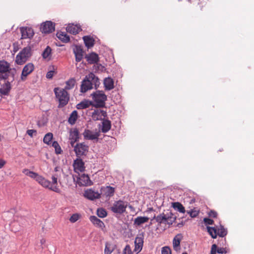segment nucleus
Here are the masks:
<instances>
[{
	"label": "nucleus",
	"mask_w": 254,
	"mask_h": 254,
	"mask_svg": "<svg viewBox=\"0 0 254 254\" xmlns=\"http://www.w3.org/2000/svg\"><path fill=\"white\" fill-rule=\"evenodd\" d=\"M55 24L51 21H47L41 25L40 30L43 33H50L55 31Z\"/></svg>",
	"instance_id": "nucleus-11"
},
{
	"label": "nucleus",
	"mask_w": 254,
	"mask_h": 254,
	"mask_svg": "<svg viewBox=\"0 0 254 254\" xmlns=\"http://www.w3.org/2000/svg\"><path fill=\"white\" fill-rule=\"evenodd\" d=\"M187 213L190 214L191 218H195L197 217L199 213V210H197L195 209H191L190 211H188Z\"/></svg>",
	"instance_id": "nucleus-44"
},
{
	"label": "nucleus",
	"mask_w": 254,
	"mask_h": 254,
	"mask_svg": "<svg viewBox=\"0 0 254 254\" xmlns=\"http://www.w3.org/2000/svg\"><path fill=\"white\" fill-rule=\"evenodd\" d=\"M101 131L103 133L108 132L111 127V122L109 120L104 119L102 122Z\"/></svg>",
	"instance_id": "nucleus-25"
},
{
	"label": "nucleus",
	"mask_w": 254,
	"mask_h": 254,
	"mask_svg": "<svg viewBox=\"0 0 254 254\" xmlns=\"http://www.w3.org/2000/svg\"><path fill=\"white\" fill-rule=\"evenodd\" d=\"M52 183H51V185L53 186H57L58 183V175H55L52 176Z\"/></svg>",
	"instance_id": "nucleus-50"
},
{
	"label": "nucleus",
	"mask_w": 254,
	"mask_h": 254,
	"mask_svg": "<svg viewBox=\"0 0 254 254\" xmlns=\"http://www.w3.org/2000/svg\"><path fill=\"white\" fill-rule=\"evenodd\" d=\"M107 112L101 109L94 110L92 113V118L95 121L103 120L107 116Z\"/></svg>",
	"instance_id": "nucleus-15"
},
{
	"label": "nucleus",
	"mask_w": 254,
	"mask_h": 254,
	"mask_svg": "<svg viewBox=\"0 0 254 254\" xmlns=\"http://www.w3.org/2000/svg\"><path fill=\"white\" fill-rule=\"evenodd\" d=\"M10 69L9 63L4 60L0 61V80L8 79Z\"/></svg>",
	"instance_id": "nucleus-7"
},
{
	"label": "nucleus",
	"mask_w": 254,
	"mask_h": 254,
	"mask_svg": "<svg viewBox=\"0 0 254 254\" xmlns=\"http://www.w3.org/2000/svg\"><path fill=\"white\" fill-rule=\"evenodd\" d=\"M115 190V188L111 186L102 187L101 190V193H100V196L102 195L106 197H110L114 195Z\"/></svg>",
	"instance_id": "nucleus-14"
},
{
	"label": "nucleus",
	"mask_w": 254,
	"mask_h": 254,
	"mask_svg": "<svg viewBox=\"0 0 254 254\" xmlns=\"http://www.w3.org/2000/svg\"><path fill=\"white\" fill-rule=\"evenodd\" d=\"M26 133L31 137H33L37 135V131L35 129H28L26 131Z\"/></svg>",
	"instance_id": "nucleus-48"
},
{
	"label": "nucleus",
	"mask_w": 254,
	"mask_h": 254,
	"mask_svg": "<svg viewBox=\"0 0 254 254\" xmlns=\"http://www.w3.org/2000/svg\"><path fill=\"white\" fill-rule=\"evenodd\" d=\"M6 162L3 159H0V169L2 168L5 164Z\"/></svg>",
	"instance_id": "nucleus-57"
},
{
	"label": "nucleus",
	"mask_w": 254,
	"mask_h": 254,
	"mask_svg": "<svg viewBox=\"0 0 254 254\" xmlns=\"http://www.w3.org/2000/svg\"><path fill=\"white\" fill-rule=\"evenodd\" d=\"M176 216L170 210H167L165 212L154 216L156 221L161 225L162 224H167L170 226L173 224L176 220Z\"/></svg>",
	"instance_id": "nucleus-2"
},
{
	"label": "nucleus",
	"mask_w": 254,
	"mask_h": 254,
	"mask_svg": "<svg viewBox=\"0 0 254 254\" xmlns=\"http://www.w3.org/2000/svg\"><path fill=\"white\" fill-rule=\"evenodd\" d=\"M84 138L86 140H96L97 141L100 136V132L91 130L89 129H85L83 132Z\"/></svg>",
	"instance_id": "nucleus-10"
},
{
	"label": "nucleus",
	"mask_w": 254,
	"mask_h": 254,
	"mask_svg": "<svg viewBox=\"0 0 254 254\" xmlns=\"http://www.w3.org/2000/svg\"><path fill=\"white\" fill-rule=\"evenodd\" d=\"M80 215L77 213L73 214L69 218V221L71 223H74L76 222L79 218Z\"/></svg>",
	"instance_id": "nucleus-45"
},
{
	"label": "nucleus",
	"mask_w": 254,
	"mask_h": 254,
	"mask_svg": "<svg viewBox=\"0 0 254 254\" xmlns=\"http://www.w3.org/2000/svg\"><path fill=\"white\" fill-rule=\"evenodd\" d=\"M31 51L30 47L24 48L16 56L15 62L19 65L25 63L31 55Z\"/></svg>",
	"instance_id": "nucleus-5"
},
{
	"label": "nucleus",
	"mask_w": 254,
	"mask_h": 254,
	"mask_svg": "<svg viewBox=\"0 0 254 254\" xmlns=\"http://www.w3.org/2000/svg\"><path fill=\"white\" fill-rule=\"evenodd\" d=\"M207 229L208 233L213 239L217 237V228L215 227L207 226Z\"/></svg>",
	"instance_id": "nucleus-38"
},
{
	"label": "nucleus",
	"mask_w": 254,
	"mask_h": 254,
	"mask_svg": "<svg viewBox=\"0 0 254 254\" xmlns=\"http://www.w3.org/2000/svg\"><path fill=\"white\" fill-rule=\"evenodd\" d=\"M15 73H16L15 68L12 69L10 68V69L9 71L8 72V76L9 75H10L12 77V80L11 82H12L14 80V76L15 75Z\"/></svg>",
	"instance_id": "nucleus-51"
},
{
	"label": "nucleus",
	"mask_w": 254,
	"mask_h": 254,
	"mask_svg": "<svg viewBox=\"0 0 254 254\" xmlns=\"http://www.w3.org/2000/svg\"><path fill=\"white\" fill-rule=\"evenodd\" d=\"M84 44L88 48L92 47L94 45V40L89 36H85L83 37Z\"/></svg>",
	"instance_id": "nucleus-29"
},
{
	"label": "nucleus",
	"mask_w": 254,
	"mask_h": 254,
	"mask_svg": "<svg viewBox=\"0 0 254 254\" xmlns=\"http://www.w3.org/2000/svg\"><path fill=\"white\" fill-rule=\"evenodd\" d=\"M73 166L76 172L79 171L82 172L85 170L84 163L80 158H77L74 161Z\"/></svg>",
	"instance_id": "nucleus-19"
},
{
	"label": "nucleus",
	"mask_w": 254,
	"mask_h": 254,
	"mask_svg": "<svg viewBox=\"0 0 254 254\" xmlns=\"http://www.w3.org/2000/svg\"><path fill=\"white\" fill-rule=\"evenodd\" d=\"M123 254H132L131 248L128 245H126L124 248Z\"/></svg>",
	"instance_id": "nucleus-49"
},
{
	"label": "nucleus",
	"mask_w": 254,
	"mask_h": 254,
	"mask_svg": "<svg viewBox=\"0 0 254 254\" xmlns=\"http://www.w3.org/2000/svg\"><path fill=\"white\" fill-rule=\"evenodd\" d=\"M22 39H31L34 34L33 29L29 27H22L20 29Z\"/></svg>",
	"instance_id": "nucleus-13"
},
{
	"label": "nucleus",
	"mask_w": 254,
	"mask_h": 254,
	"mask_svg": "<svg viewBox=\"0 0 254 254\" xmlns=\"http://www.w3.org/2000/svg\"><path fill=\"white\" fill-rule=\"evenodd\" d=\"M89 147L84 143H77L74 147V151L78 157L85 156L88 151Z\"/></svg>",
	"instance_id": "nucleus-9"
},
{
	"label": "nucleus",
	"mask_w": 254,
	"mask_h": 254,
	"mask_svg": "<svg viewBox=\"0 0 254 254\" xmlns=\"http://www.w3.org/2000/svg\"><path fill=\"white\" fill-rule=\"evenodd\" d=\"M34 69V65L32 63H29L26 64L23 68L21 74V80L25 81L28 75L31 74Z\"/></svg>",
	"instance_id": "nucleus-12"
},
{
	"label": "nucleus",
	"mask_w": 254,
	"mask_h": 254,
	"mask_svg": "<svg viewBox=\"0 0 254 254\" xmlns=\"http://www.w3.org/2000/svg\"><path fill=\"white\" fill-rule=\"evenodd\" d=\"M53 135L52 133L49 132L47 133L44 137L43 138V142L47 144H50V142L51 141L52 139H53Z\"/></svg>",
	"instance_id": "nucleus-39"
},
{
	"label": "nucleus",
	"mask_w": 254,
	"mask_h": 254,
	"mask_svg": "<svg viewBox=\"0 0 254 254\" xmlns=\"http://www.w3.org/2000/svg\"><path fill=\"white\" fill-rule=\"evenodd\" d=\"M84 195L87 198L92 200L100 197V194L98 191H95L91 189L85 190Z\"/></svg>",
	"instance_id": "nucleus-18"
},
{
	"label": "nucleus",
	"mask_w": 254,
	"mask_h": 254,
	"mask_svg": "<svg viewBox=\"0 0 254 254\" xmlns=\"http://www.w3.org/2000/svg\"><path fill=\"white\" fill-rule=\"evenodd\" d=\"M54 66H52V69L49 70L47 74H46V77L48 79H52L54 76V74L55 73V71H54Z\"/></svg>",
	"instance_id": "nucleus-46"
},
{
	"label": "nucleus",
	"mask_w": 254,
	"mask_h": 254,
	"mask_svg": "<svg viewBox=\"0 0 254 254\" xmlns=\"http://www.w3.org/2000/svg\"><path fill=\"white\" fill-rule=\"evenodd\" d=\"M90 221L96 226L103 229L105 227L104 223L95 216H91L89 218Z\"/></svg>",
	"instance_id": "nucleus-22"
},
{
	"label": "nucleus",
	"mask_w": 254,
	"mask_h": 254,
	"mask_svg": "<svg viewBox=\"0 0 254 254\" xmlns=\"http://www.w3.org/2000/svg\"><path fill=\"white\" fill-rule=\"evenodd\" d=\"M182 254H188L187 253H184Z\"/></svg>",
	"instance_id": "nucleus-61"
},
{
	"label": "nucleus",
	"mask_w": 254,
	"mask_h": 254,
	"mask_svg": "<svg viewBox=\"0 0 254 254\" xmlns=\"http://www.w3.org/2000/svg\"><path fill=\"white\" fill-rule=\"evenodd\" d=\"M97 214L100 218H104L107 216V213L104 209L101 208L97 209Z\"/></svg>",
	"instance_id": "nucleus-43"
},
{
	"label": "nucleus",
	"mask_w": 254,
	"mask_h": 254,
	"mask_svg": "<svg viewBox=\"0 0 254 254\" xmlns=\"http://www.w3.org/2000/svg\"><path fill=\"white\" fill-rule=\"evenodd\" d=\"M39 175L38 173L32 171L28 177L36 180Z\"/></svg>",
	"instance_id": "nucleus-54"
},
{
	"label": "nucleus",
	"mask_w": 254,
	"mask_h": 254,
	"mask_svg": "<svg viewBox=\"0 0 254 254\" xmlns=\"http://www.w3.org/2000/svg\"><path fill=\"white\" fill-rule=\"evenodd\" d=\"M85 59L89 64H96L98 62L99 60L98 55L94 52H92L88 55H86Z\"/></svg>",
	"instance_id": "nucleus-20"
},
{
	"label": "nucleus",
	"mask_w": 254,
	"mask_h": 254,
	"mask_svg": "<svg viewBox=\"0 0 254 254\" xmlns=\"http://www.w3.org/2000/svg\"><path fill=\"white\" fill-rule=\"evenodd\" d=\"M217 228V236L219 237H224L227 234V229L224 228V226L220 225L219 227H216Z\"/></svg>",
	"instance_id": "nucleus-34"
},
{
	"label": "nucleus",
	"mask_w": 254,
	"mask_h": 254,
	"mask_svg": "<svg viewBox=\"0 0 254 254\" xmlns=\"http://www.w3.org/2000/svg\"><path fill=\"white\" fill-rule=\"evenodd\" d=\"M203 221L206 225H212L214 224V221L208 218H204Z\"/></svg>",
	"instance_id": "nucleus-53"
},
{
	"label": "nucleus",
	"mask_w": 254,
	"mask_h": 254,
	"mask_svg": "<svg viewBox=\"0 0 254 254\" xmlns=\"http://www.w3.org/2000/svg\"><path fill=\"white\" fill-rule=\"evenodd\" d=\"M57 37L60 40L65 43H67L70 40L69 36L64 32H58L57 33Z\"/></svg>",
	"instance_id": "nucleus-35"
},
{
	"label": "nucleus",
	"mask_w": 254,
	"mask_h": 254,
	"mask_svg": "<svg viewBox=\"0 0 254 254\" xmlns=\"http://www.w3.org/2000/svg\"><path fill=\"white\" fill-rule=\"evenodd\" d=\"M75 56V61L76 62H80L83 59V51L79 46H76L73 50Z\"/></svg>",
	"instance_id": "nucleus-21"
},
{
	"label": "nucleus",
	"mask_w": 254,
	"mask_h": 254,
	"mask_svg": "<svg viewBox=\"0 0 254 254\" xmlns=\"http://www.w3.org/2000/svg\"><path fill=\"white\" fill-rule=\"evenodd\" d=\"M15 73H16L15 68L12 69L10 68V69L9 71L8 72V76L9 75H10L12 77V80L11 82H12L14 80V76L15 75Z\"/></svg>",
	"instance_id": "nucleus-52"
},
{
	"label": "nucleus",
	"mask_w": 254,
	"mask_h": 254,
	"mask_svg": "<svg viewBox=\"0 0 254 254\" xmlns=\"http://www.w3.org/2000/svg\"><path fill=\"white\" fill-rule=\"evenodd\" d=\"M52 146L53 147L55 148V152L57 154H61L62 152V150L59 145L58 142L56 141H55L52 143Z\"/></svg>",
	"instance_id": "nucleus-42"
},
{
	"label": "nucleus",
	"mask_w": 254,
	"mask_h": 254,
	"mask_svg": "<svg viewBox=\"0 0 254 254\" xmlns=\"http://www.w3.org/2000/svg\"><path fill=\"white\" fill-rule=\"evenodd\" d=\"M40 243L41 245L45 244L46 243V240L45 239H42L40 241Z\"/></svg>",
	"instance_id": "nucleus-59"
},
{
	"label": "nucleus",
	"mask_w": 254,
	"mask_h": 254,
	"mask_svg": "<svg viewBox=\"0 0 254 254\" xmlns=\"http://www.w3.org/2000/svg\"><path fill=\"white\" fill-rule=\"evenodd\" d=\"M77 112L76 111H73L71 114L70 115V116L68 118V123L72 125H74L75 123V122L77 119Z\"/></svg>",
	"instance_id": "nucleus-36"
},
{
	"label": "nucleus",
	"mask_w": 254,
	"mask_h": 254,
	"mask_svg": "<svg viewBox=\"0 0 254 254\" xmlns=\"http://www.w3.org/2000/svg\"><path fill=\"white\" fill-rule=\"evenodd\" d=\"M172 206L175 209L177 210L179 212L181 213L185 212V208L183 205L179 202H173Z\"/></svg>",
	"instance_id": "nucleus-32"
},
{
	"label": "nucleus",
	"mask_w": 254,
	"mask_h": 254,
	"mask_svg": "<svg viewBox=\"0 0 254 254\" xmlns=\"http://www.w3.org/2000/svg\"><path fill=\"white\" fill-rule=\"evenodd\" d=\"M104 85L106 90H111L114 88V82L111 77L105 78L104 80Z\"/></svg>",
	"instance_id": "nucleus-24"
},
{
	"label": "nucleus",
	"mask_w": 254,
	"mask_h": 254,
	"mask_svg": "<svg viewBox=\"0 0 254 254\" xmlns=\"http://www.w3.org/2000/svg\"><path fill=\"white\" fill-rule=\"evenodd\" d=\"M76 83V81L74 78H71L66 81L65 82V86L64 89L65 90H70L72 89Z\"/></svg>",
	"instance_id": "nucleus-33"
},
{
	"label": "nucleus",
	"mask_w": 254,
	"mask_h": 254,
	"mask_svg": "<svg viewBox=\"0 0 254 254\" xmlns=\"http://www.w3.org/2000/svg\"><path fill=\"white\" fill-rule=\"evenodd\" d=\"M144 236L143 234L138 235L135 238L134 241L135 248L134 251L140 252L142 249L143 245Z\"/></svg>",
	"instance_id": "nucleus-17"
},
{
	"label": "nucleus",
	"mask_w": 254,
	"mask_h": 254,
	"mask_svg": "<svg viewBox=\"0 0 254 254\" xmlns=\"http://www.w3.org/2000/svg\"><path fill=\"white\" fill-rule=\"evenodd\" d=\"M52 49L49 46H47L42 53V57L44 59L48 58L51 55Z\"/></svg>",
	"instance_id": "nucleus-40"
},
{
	"label": "nucleus",
	"mask_w": 254,
	"mask_h": 254,
	"mask_svg": "<svg viewBox=\"0 0 254 254\" xmlns=\"http://www.w3.org/2000/svg\"><path fill=\"white\" fill-rule=\"evenodd\" d=\"M54 92L59 100L60 106L64 107L68 103L69 96L66 90L57 87L54 89Z\"/></svg>",
	"instance_id": "nucleus-4"
},
{
	"label": "nucleus",
	"mask_w": 254,
	"mask_h": 254,
	"mask_svg": "<svg viewBox=\"0 0 254 254\" xmlns=\"http://www.w3.org/2000/svg\"><path fill=\"white\" fill-rule=\"evenodd\" d=\"M181 241V235L176 236L173 240V246L174 250L176 252L180 250V242Z\"/></svg>",
	"instance_id": "nucleus-26"
},
{
	"label": "nucleus",
	"mask_w": 254,
	"mask_h": 254,
	"mask_svg": "<svg viewBox=\"0 0 254 254\" xmlns=\"http://www.w3.org/2000/svg\"><path fill=\"white\" fill-rule=\"evenodd\" d=\"M93 100V106L97 108L104 107L105 101L107 100V96L101 90H97L91 94Z\"/></svg>",
	"instance_id": "nucleus-3"
},
{
	"label": "nucleus",
	"mask_w": 254,
	"mask_h": 254,
	"mask_svg": "<svg viewBox=\"0 0 254 254\" xmlns=\"http://www.w3.org/2000/svg\"><path fill=\"white\" fill-rule=\"evenodd\" d=\"M39 184L45 188H48L56 192H60V190L57 186H53L51 185V182L47 180L43 176L39 175L36 180Z\"/></svg>",
	"instance_id": "nucleus-8"
},
{
	"label": "nucleus",
	"mask_w": 254,
	"mask_h": 254,
	"mask_svg": "<svg viewBox=\"0 0 254 254\" xmlns=\"http://www.w3.org/2000/svg\"><path fill=\"white\" fill-rule=\"evenodd\" d=\"M91 105L93 106V103L92 101L84 100L76 105V108L78 110L84 109L88 108Z\"/></svg>",
	"instance_id": "nucleus-28"
},
{
	"label": "nucleus",
	"mask_w": 254,
	"mask_h": 254,
	"mask_svg": "<svg viewBox=\"0 0 254 254\" xmlns=\"http://www.w3.org/2000/svg\"><path fill=\"white\" fill-rule=\"evenodd\" d=\"M149 218L147 217L138 216L134 221V223L138 226L148 222Z\"/></svg>",
	"instance_id": "nucleus-31"
},
{
	"label": "nucleus",
	"mask_w": 254,
	"mask_h": 254,
	"mask_svg": "<svg viewBox=\"0 0 254 254\" xmlns=\"http://www.w3.org/2000/svg\"><path fill=\"white\" fill-rule=\"evenodd\" d=\"M161 254H171V250L168 247H164L162 248Z\"/></svg>",
	"instance_id": "nucleus-47"
},
{
	"label": "nucleus",
	"mask_w": 254,
	"mask_h": 254,
	"mask_svg": "<svg viewBox=\"0 0 254 254\" xmlns=\"http://www.w3.org/2000/svg\"><path fill=\"white\" fill-rule=\"evenodd\" d=\"M69 139H74V141H77L79 139V132L77 128L71 130L69 134Z\"/></svg>",
	"instance_id": "nucleus-30"
},
{
	"label": "nucleus",
	"mask_w": 254,
	"mask_h": 254,
	"mask_svg": "<svg viewBox=\"0 0 254 254\" xmlns=\"http://www.w3.org/2000/svg\"><path fill=\"white\" fill-rule=\"evenodd\" d=\"M127 204V202L122 200L115 201L110 209L115 213L122 214L126 212Z\"/></svg>",
	"instance_id": "nucleus-6"
},
{
	"label": "nucleus",
	"mask_w": 254,
	"mask_h": 254,
	"mask_svg": "<svg viewBox=\"0 0 254 254\" xmlns=\"http://www.w3.org/2000/svg\"><path fill=\"white\" fill-rule=\"evenodd\" d=\"M216 253L218 254H223L227 253V251L226 248H217V245L216 244H213L212 245L210 254H216Z\"/></svg>",
	"instance_id": "nucleus-27"
},
{
	"label": "nucleus",
	"mask_w": 254,
	"mask_h": 254,
	"mask_svg": "<svg viewBox=\"0 0 254 254\" xmlns=\"http://www.w3.org/2000/svg\"><path fill=\"white\" fill-rule=\"evenodd\" d=\"M31 172H32L31 171H30L28 169H24L22 170V173L27 176H29V175Z\"/></svg>",
	"instance_id": "nucleus-56"
},
{
	"label": "nucleus",
	"mask_w": 254,
	"mask_h": 254,
	"mask_svg": "<svg viewBox=\"0 0 254 254\" xmlns=\"http://www.w3.org/2000/svg\"><path fill=\"white\" fill-rule=\"evenodd\" d=\"M59 169H60V168L59 167H56L55 168L54 170H55V171L57 172V171H59Z\"/></svg>",
	"instance_id": "nucleus-60"
},
{
	"label": "nucleus",
	"mask_w": 254,
	"mask_h": 254,
	"mask_svg": "<svg viewBox=\"0 0 254 254\" xmlns=\"http://www.w3.org/2000/svg\"><path fill=\"white\" fill-rule=\"evenodd\" d=\"M11 89V85L10 82L7 80L4 83L0 85V94L4 96H8L9 94Z\"/></svg>",
	"instance_id": "nucleus-16"
},
{
	"label": "nucleus",
	"mask_w": 254,
	"mask_h": 254,
	"mask_svg": "<svg viewBox=\"0 0 254 254\" xmlns=\"http://www.w3.org/2000/svg\"><path fill=\"white\" fill-rule=\"evenodd\" d=\"M100 85L99 79L93 73L90 72L86 75L81 82L80 92L85 93L93 88V85L97 89Z\"/></svg>",
	"instance_id": "nucleus-1"
},
{
	"label": "nucleus",
	"mask_w": 254,
	"mask_h": 254,
	"mask_svg": "<svg viewBox=\"0 0 254 254\" xmlns=\"http://www.w3.org/2000/svg\"><path fill=\"white\" fill-rule=\"evenodd\" d=\"M80 180L83 182V183H82V185L90 186L92 185V182L88 175L85 174L82 175L80 177Z\"/></svg>",
	"instance_id": "nucleus-37"
},
{
	"label": "nucleus",
	"mask_w": 254,
	"mask_h": 254,
	"mask_svg": "<svg viewBox=\"0 0 254 254\" xmlns=\"http://www.w3.org/2000/svg\"><path fill=\"white\" fill-rule=\"evenodd\" d=\"M81 30L80 26L73 24L68 25L66 27V31L72 34H76Z\"/></svg>",
	"instance_id": "nucleus-23"
},
{
	"label": "nucleus",
	"mask_w": 254,
	"mask_h": 254,
	"mask_svg": "<svg viewBox=\"0 0 254 254\" xmlns=\"http://www.w3.org/2000/svg\"><path fill=\"white\" fill-rule=\"evenodd\" d=\"M70 144L72 146V147H74L75 146H74V144L76 141H74V139H70Z\"/></svg>",
	"instance_id": "nucleus-58"
},
{
	"label": "nucleus",
	"mask_w": 254,
	"mask_h": 254,
	"mask_svg": "<svg viewBox=\"0 0 254 254\" xmlns=\"http://www.w3.org/2000/svg\"><path fill=\"white\" fill-rule=\"evenodd\" d=\"M209 217L211 218H216L217 216V213L214 210H211L208 213Z\"/></svg>",
	"instance_id": "nucleus-55"
},
{
	"label": "nucleus",
	"mask_w": 254,
	"mask_h": 254,
	"mask_svg": "<svg viewBox=\"0 0 254 254\" xmlns=\"http://www.w3.org/2000/svg\"><path fill=\"white\" fill-rule=\"evenodd\" d=\"M114 246L109 243H106L104 250L105 254H111L114 251Z\"/></svg>",
	"instance_id": "nucleus-41"
}]
</instances>
